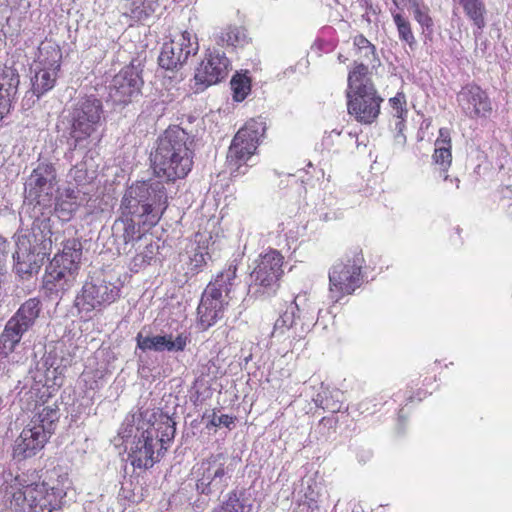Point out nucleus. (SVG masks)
<instances>
[{
  "mask_svg": "<svg viewBox=\"0 0 512 512\" xmlns=\"http://www.w3.org/2000/svg\"><path fill=\"white\" fill-rule=\"evenodd\" d=\"M155 413L149 410L139 411L126 416L119 430L122 439L129 443L128 457L133 467L149 469L159 461L162 444L154 429L152 419Z\"/></svg>",
  "mask_w": 512,
  "mask_h": 512,
  "instance_id": "nucleus-1",
  "label": "nucleus"
},
{
  "mask_svg": "<svg viewBox=\"0 0 512 512\" xmlns=\"http://www.w3.org/2000/svg\"><path fill=\"white\" fill-rule=\"evenodd\" d=\"M191 145L192 140L185 130L180 127L167 129L151 156L155 174L169 181L186 177L193 165Z\"/></svg>",
  "mask_w": 512,
  "mask_h": 512,
  "instance_id": "nucleus-2",
  "label": "nucleus"
},
{
  "mask_svg": "<svg viewBox=\"0 0 512 512\" xmlns=\"http://www.w3.org/2000/svg\"><path fill=\"white\" fill-rule=\"evenodd\" d=\"M67 475L48 478L7 491L12 512H54L62 509L67 490L70 488Z\"/></svg>",
  "mask_w": 512,
  "mask_h": 512,
  "instance_id": "nucleus-3",
  "label": "nucleus"
},
{
  "mask_svg": "<svg viewBox=\"0 0 512 512\" xmlns=\"http://www.w3.org/2000/svg\"><path fill=\"white\" fill-rule=\"evenodd\" d=\"M167 194L161 181H141L128 187L122 197L123 217H137L138 223L154 226L167 208Z\"/></svg>",
  "mask_w": 512,
  "mask_h": 512,
  "instance_id": "nucleus-4",
  "label": "nucleus"
},
{
  "mask_svg": "<svg viewBox=\"0 0 512 512\" xmlns=\"http://www.w3.org/2000/svg\"><path fill=\"white\" fill-rule=\"evenodd\" d=\"M51 235L50 220L47 218H37L31 228H22L15 234L13 259L18 275H31L39 269V256H44L51 248Z\"/></svg>",
  "mask_w": 512,
  "mask_h": 512,
  "instance_id": "nucleus-5",
  "label": "nucleus"
},
{
  "mask_svg": "<svg viewBox=\"0 0 512 512\" xmlns=\"http://www.w3.org/2000/svg\"><path fill=\"white\" fill-rule=\"evenodd\" d=\"M347 99L348 113L358 122L370 124L378 117L382 99L364 63L357 64L348 75Z\"/></svg>",
  "mask_w": 512,
  "mask_h": 512,
  "instance_id": "nucleus-6",
  "label": "nucleus"
},
{
  "mask_svg": "<svg viewBox=\"0 0 512 512\" xmlns=\"http://www.w3.org/2000/svg\"><path fill=\"white\" fill-rule=\"evenodd\" d=\"M81 256V243L76 239L67 240L62 252L46 267L43 283L49 294L61 295L74 285Z\"/></svg>",
  "mask_w": 512,
  "mask_h": 512,
  "instance_id": "nucleus-7",
  "label": "nucleus"
},
{
  "mask_svg": "<svg viewBox=\"0 0 512 512\" xmlns=\"http://www.w3.org/2000/svg\"><path fill=\"white\" fill-rule=\"evenodd\" d=\"M105 121L103 104L95 96L79 99L62 122L69 133L70 143L76 149L91 137Z\"/></svg>",
  "mask_w": 512,
  "mask_h": 512,
  "instance_id": "nucleus-8",
  "label": "nucleus"
},
{
  "mask_svg": "<svg viewBox=\"0 0 512 512\" xmlns=\"http://www.w3.org/2000/svg\"><path fill=\"white\" fill-rule=\"evenodd\" d=\"M235 278L236 267L229 266L204 290L197 309L199 324L203 329L211 327L222 318L225 307L233 297L231 294L235 286Z\"/></svg>",
  "mask_w": 512,
  "mask_h": 512,
  "instance_id": "nucleus-9",
  "label": "nucleus"
},
{
  "mask_svg": "<svg viewBox=\"0 0 512 512\" xmlns=\"http://www.w3.org/2000/svg\"><path fill=\"white\" fill-rule=\"evenodd\" d=\"M232 472L230 458L219 452L196 463L191 475L197 492L208 496L221 493L228 486Z\"/></svg>",
  "mask_w": 512,
  "mask_h": 512,
  "instance_id": "nucleus-10",
  "label": "nucleus"
},
{
  "mask_svg": "<svg viewBox=\"0 0 512 512\" xmlns=\"http://www.w3.org/2000/svg\"><path fill=\"white\" fill-rule=\"evenodd\" d=\"M364 258L361 252L346 256L332 265L329 270V292L338 301L344 295L352 294L361 285V269Z\"/></svg>",
  "mask_w": 512,
  "mask_h": 512,
  "instance_id": "nucleus-11",
  "label": "nucleus"
},
{
  "mask_svg": "<svg viewBox=\"0 0 512 512\" xmlns=\"http://www.w3.org/2000/svg\"><path fill=\"white\" fill-rule=\"evenodd\" d=\"M266 130L262 120L251 119L234 136L228 150L227 161L231 173H236L255 153Z\"/></svg>",
  "mask_w": 512,
  "mask_h": 512,
  "instance_id": "nucleus-12",
  "label": "nucleus"
},
{
  "mask_svg": "<svg viewBox=\"0 0 512 512\" xmlns=\"http://www.w3.org/2000/svg\"><path fill=\"white\" fill-rule=\"evenodd\" d=\"M120 288L112 282L95 278L85 282L81 292L76 296L75 306L80 312L90 313L115 302Z\"/></svg>",
  "mask_w": 512,
  "mask_h": 512,
  "instance_id": "nucleus-13",
  "label": "nucleus"
},
{
  "mask_svg": "<svg viewBox=\"0 0 512 512\" xmlns=\"http://www.w3.org/2000/svg\"><path fill=\"white\" fill-rule=\"evenodd\" d=\"M199 50L198 38L189 31H183L167 43H164L158 61L166 70L181 68L188 58L197 54Z\"/></svg>",
  "mask_w": 512,
  "mask_h": 512,
  "instance_id": "nucleus-14",
  "label": "nucleus"
},
{
  "mask_svg": "<svg viewBox=\"0 0 512 512\" xmlns=\"http://www.w3.org/2000/svg\"><path fill=\"white\" fill-rule=\"evenodd\" d=\"M282 265L283 256L276 250L260 255L255 260V267L250 274L249 291L259 293L260 288L273 290L283 274Z\"/></svg>",
  "mask_w": 512,
  "mask_h": 512,
  "instance_id": "nucleus-15",
  "label": "nucleus"
},
{
  "mask_svg": "<svg viewBox=\"0 0 512 512\" xmlns=\"http://www.w3.org/2000/svg\"><path fill=\"white\" fill-rule=\"evenodd\" d=\"M143 85L138 69L126 66L112 79L109 86V97L115 104H127L137 96Z\"/></svg>",
  "mask_w": 512,
  "mask_h": 512,
  "instance_id": "nucleus-16",
  "label": "nucleus"
},
{
  "mask_svg": "<svg viewBox=\"0 0 512 512\" xmlns=\"http://www.w3.org/2000/svg\"><path fill=\"white\" fill-rule=\"evenodd\" d=\"M229 60L224 53L213 52L196 68L194 80L198 90L217 84L228 75Z\"/></svg>",
  "mask_w": 512,
  "mask_h": 512,
  "instance_id": "nucleus-17",
  "label": "nucleus"
},
{
  "mask_svg": "<svg viewBox=\"0 0 512 512\" xmlns=\"http://www.w3.org/2000/svg\"><path fill=\"white\" fill-rule=\"evenodd\" d=\"M462 111L469 117H484L492 110L491 101L478 85L468 84L457 95Z\"/></svg>",
  "mask_w": 512,
  "mask_h": 512,
  "instance_id": "nucleus-18",
  "label": "nucleus"
},
{
  "mask_svg": "<svg viewBox=\"0 0 512 512\" xmlns=\"http://www.w3.org/2000/svg\"><path fill=\"white\" fill-rule=\"evenodd\" d=\"M47 441L44 429L29 423L14 442L13 457L18 460L33 457L43 449Z\"/></svg>",
  "mask_w": 512,
  "mask_h": 512,
  "instance_id": "nucleus-19",
  "label": "nucleus"
},
{
  "mask_svg": "<svg viewBox=\"0 0 512 512\" xmlns=\"http://www.w3.org/2000/svg\"><path fill=\"white\" fill-rule=\"evenodd\" d=\"M137 347L142 351H183L189 342L188 336L184 333L178 334L174 339L172 335L143 336L137 335Z\"/></svg>",
  "mask_w": 512,
  "mask_h": 512,
  "instance_id": "nucleus-20",
  "label": "nucleus"
},
{
  "mask_svg": "<svg viewBox=\"0 0 512 512\" xmlns=\"http://www.w3.org/2000/svg\"><path fill=\"white\" fill-rule=\"evenodd\" d=\"M56 183V170L52 164L41 163L31 173L26 186L29 196L40 198L42 194L49 195Z\"/></svg>",
  "mask_w": 512,
  "mask_h": 512,
  "instance_id": "nucleus-21",
  "label": "nucleus"
},
{
  "mask_svg": "<svg viewBox=\"0 0 512 512\" xmlns=\"http://www.w3.org/2000/svg\"><path fill=\"white\" fill-rule=\"evenodd\" d=\"M40 311L41 301L38 298H30L19 307L8 322L26 333L35 324Z\"/></svg>",
  "mask_w": 512,
  "mask_h": 512,
  "instance_id": "nucleus-22",
  "label": "nucleus"
},
{
  "mask_svg": "<svg viewBox=\"0 0 512 512\" xmlns=\"http://www.w3.org/2000/svg\"><path fill=\"white\" fill-rule=\"evenodd\" d=\"M62 52L60 46L52 40H44L38 47V55L35 66L40 68H52L60 71Z\"/></svg>",
  "mask_w": 512,
  "mask_h": 512,
  "instance_id": "nucleus-23",
  "label": "nucleus"
},
{
  "mask_svg": "<svg viewBox=\"0 0 512 512\" xmlns=\"http://www.w3.org/2000/svg\"><path fill=\"white\" fill-rule=\"evenodd\" d=\"M298 306L291 302L286 310L275 321L273 336H282L286 332H291L293 338H302L304 335H297L300 328V322L297 314Z\"/></svg>",
  "mask_w": 512,
  "mask_h": 512,
  "instance_id": "nucleus-24",
  "label": "nucleus"
},
{
  "mask_svg": "<svg viewBox=\"0 0 512 512\" xmlns=\"http://www.w3.org/2000/svg\"><path fill=\"white\" fill-rule=\"evenodd\" d=\"M20 83L18 71L13 67L4 66L0 69V101L10 109L11 101L17 93Z\"/></svg>",
  "mask_w": 512,
  "mask_h": 512,
  "instance_id": "nucleus-25",
  "label": "nucleus"
},
{
  "mask_svg": "<svg viewBox=\"0 0 512 512\" xmlns=\"http://www.w3.org/2000/svg\"><path fill=\"white\" fill-rule=\"evenodd\" d=\"M294 305L298 306L297 316L300 322V328L297 335H305L315 325L316 306L306 297V295H298L293 301Z\"/></svg>",
  "mask_w": 512,
  "mask_h": 512,
  "instance_id": "nucleus-26",
  "label": "nucleus"
},
{
  "mask_svg": "<svg viewBox=\"0 0 512 512\" xmlns=\"http://www.w3.org/2000/svg\"><path fill=\"white\" fill-rule=\"evenodd\" d=\"M434 162L446 172L452 162L451 137L447 128L439 130V136L435 141Z\"/></svg>",
  "mask_w": 512,
  "mask_h": 512,
  "instance_id": "nucleus-27",
  "label": "nucleus"
},
{
  "mask_svg": "<svg viewBox=\"0 0 512 512\" xmlns=\"http://www.w3.org/2000/svg\"><path fill=\"white\" fill-rule=\"evenodd\" d=\"M59 71L52 68H40L35 66V73L31 79L32 92L39 98L50 91L56 84Z\"/></svg>",
  "mask_w": 512,
  "mask_h": 512,
  "instance_id": "nucleus-28",
  "label": "nucleus"
},
{
  "mask_svg": "<svg viewBox=\"0 0 512 512\" xmlns=\"http://www.w3.org/2000/svg\"><path fill=\"white\" fill-rule=\"evenodd\" d=\"M25 333L7 321L0 334V357L6 358L14 352Z\"/></svg>",
  "mask_w": 512,
  "mask_h": 512,
  "instance_id": "nucleus-29",
  "label": "nucleus"
},
{
  "mask_svg": "<svg viewBox=\"0 0 512 512\" xmlns=\"http://www.w3.org/2000/svg\"><path fill=\"white\" fill-rule=\"evenodd\" d=\"M156 435H158L159 443L162 444V449L167 450L165 444L171 442L176 433L175 422L168 416L160 414L158 419L155 417L152 419Z\"/></svg>",
  "mask_w": 512,
  "mask_h": 512,
  "instance_id": "nucleus-30",
  "label": "nucleus"
},
{
  "mask_svg": "<svg viewBox=\"0 0 512 512\" xmlns=\"http://www.w3.org/2000/svg\"><path fill=\"white\" fill-rule=\"evenodd\" d=\"M212 512H257V509L247 499L241 498L236 491H232L227 499Z\"/></svg>",
  "mask_w": 512,
  "mask_h": 512,
  "instance_id": "nucleus-31",
  "label": "nucleus"
},
{
  "mask_svg": "<svg viewBox=\"0 0 512 512\" xmlns=\"http://www.w3.org/2000/svg\"><path fill=\"white\" fill-rule=\"evenodd\" d=\"M125 6L132 18L142 21L155 12L158 0H125Z\"/></svg>",
  "mask_w": 512,
  "mask_h": 512,
  "instance_id": "nucleus-32",
  "label": "nucleus"
},
{
  "mask_svg": "<svg viewBox=\"0 0 512 512\" xmlns=\"http://www.w3.org/2000/svg\"><path fill=\"white\" fill-rule=\"evenodd\" d=\"M58 419V410L47 406L42 408L37 417H34L30 421V424L34 427L43 428L46 435L49 437L53 432V425Z\"/></svg>",
  "mask_w": 512,
  "mask_h": 512,
  "instance_id": "nucleus-33",
  "label": "nucleus"
},
{
  "mask_svg": "<svg viewBox=\"0 0 512 512\" xmlns=\"http://www.w3.org/2000/svg\"><path fill=\"white\" fill-rule=\"evenodd\" d=\"M465 12L474 24L482 29L485 26L484 13L485 8L480 0H459Z\"/></svg>",
  "mask_w": 512,
  "mask_h": 512,
  "instance_id": "nucleus-34",
  "label": "nucleus"
},
{
  "mask_svg": "<svg viewBox=\"0 0 512 512\" xmlns=\"http://www.w3.org/2000/svg\"><path fill=\"white\" fill-rule=\"evenodd\" d=\"M135 219H138L137 217H123L120 221L115 222V227H118L119 225H122L123 229V239L124 243L127 246L130 242H136L140 244L145 239L143 236L139 235L138 237H135L136 234V222ZM141 245L138 246L137 250L140 249Z\"/></svg>",
  "mask_w": 512,
  "mask_h": 512,
  "instance_id": "nucleus-35",
  "label": "nucleus"
},
{
  "mask_svg": "<svg viewBox=\"0 0 512 512\" xmlns=\"http://www.w3.org/2000/svg\"><path fill=\"white\" fill-rule=\"evenodd\" d=\"M157 246L152 242L146 243L141 251H139L131 260V270L138 272L147 265L150 264L151 260L156 254Z\"/></svg>",
  "mask_w": 512,
  "mask_h": 512,
  "instance_id": "nucleus-36",
  "label": "nucleus"
},
{
  "mask_svg": "<svg viewBox=\"0 0 512 512\" xmlns=\"http://www.w3.org/2000/svg\"><path fill=\"white\" fill-rule=\"evenodd\" d=\"M219 45L236 46L244 40V34L237 27H227L214 35Z\"/></svg>",
  "mask_w": 512,
  "mask_h": 512,
  "instance_id": "nucleus-37",
  "label": "nucleus"
},
{
  "mask_svg": "<svg viewBox=\"0 0 512 512\" xmlns=\"http://www.w3.org/2000/svg\"><path fill=\"white\" fill-rule=\"evenodd\" d=\"M392 16L397 27L399 38L412 47L416 43V40L412 33L410 22L398 12H392Z\"/></svg>",
  "mask_w": 512,
  "mask_h": 512,
  "instance_id": "nucleus-38",
  "label": "nucleus"
},
{
  "mask_svg": "<svg viewBox=\"0 0 512 512\" xmlns=\"http://www.w3.org/2000/svg\"><path fill=\"white\" fill-rule=\"evenodd\" d=\"M389 103L391 105L393 115L400 119L396 124V127L401 130L403 121L408 112L406 109L405 95L403 93H397L396 96L390 98Z\"/></svg>",
  "mask_w": 512,
  "mask_h": 512,
  "instance_id": "nucleus-39",
  "label": "nucleus"
},
{
  "mask_svg": "<svg viewBox=\"0 0 512 512\" xmlns=\"http://www.w3.org/2000/svg\"><path fill=\"white\" fill-rule=\"evenodd\" d=\"M231 88L233 90V98L236 101H243L250 91V83L248 78L238 76L231 80Z\"/></svg>",
  "mask_w": 512,
  "mask_h": 512,
  "instance_id": "nucleus-40",
  "label": "nucleus"
},
{
  "mask_svg": "<svg viewBox=\"0 0 512 512\" xmlns=\"http://www.w3.org/2000/svg\"><path fill=\"white\" fill-rule=\"evenodd\" d=\"M327 393H328L327 390L323 391V393H318L316 395V397L313 399L315 404L318 407H321V408L326 409L331 412L339 411L341 408V405H338L335 402L331 403L327 398Z\"/></svg>",
  "mask_w": 512,
  "mask_h": 512,
  "instance_id": "nucleus-41",
  "label": "nucleus"
},
{
  "mask_svg": "<svg viewBox=\"0 0 512 512\" xmlns=\"http://www.w3.org/2000/svg\"><path fill=\"white\" fill-rule=\"evenodd\" d=\"M413 15L415 20L423 27L429 28L432 26V19L428 15L427 11L423 10L418 6L416 0H413Z\"/></svg>",
  "mask_w": 512,
  "mask_h": 512,
  "instance_id": "nucleus-42",
  "label": "nucleus"
},
{
  "mask_svg": "<svg viewBox=\"0 0 512 512\" xmlns=\"http://www.w3.org/2000/svg\"><path fill=\"white\" fill-rule=\"evenodd\" d=\"M318 497H319V494L318 492L314 491L313 489H311V487L309 486L308 487V491L305 492L304 494V500H302V503L301 505L303 506H307V508L309 510H311V512H314L315 510H318L319 509V505H318Z\"/></svg>",
  "mask_w": 512,
  "mask_h": 512,
  "instance_id": "nucleus-43",
  "label": "nucleus"
},
{
  "mask_svg": "<svg viewBox=\"0 0 512 512\" xmlns=\"http://www.w3.org/2000/svg\"><path fill=\"white\" fill-rule=\"evenodd\" d=\"M69 176L77 183L83 184L88 181V173L83 163L75 165L69 173Z\"/></svg>",
  "mask_w": 512,
  "mask_h": 512,
  "instance_id": "nucleus-44",
  "label": "nucleus"
},
{
  "mask_svg": "<svg viewBox=\"0 0 512 512\" xmlns=\"http://www.w3.org/2000/svg\"><path fill=\"white\" fill-rule=\"evenodd\" d=\"M210 424L215 427L219 426H225L227 428L230 427L231 424H233V418L229 415H216L215 413L212 416V419L210 421Z\"/></svg>",
  "mask_w": 512,
  "mask_h": 512,
  "instance_id": "nucleus-45",
  "label": "nucleus"
},
{
  "mask_svg": "<svg viewBox=\"0 0 512 512\" xmlns=\"http://www.w3.org/2000/svg\"><path fill=\"white\" fill-rule=\"evenodd\" d=\"M502 206L508 209V213L512 215V186H507L502 190Z\"/></svg>",
  "mask_w": 512,
  "mask_h": 512,
  "instance_id": "nucleus-46",
  "label": "nucleus"
},
{
  "mask_svg": "<svg viewBox=\"0 0 512 512\" xmlns=\"http://www.w3.org/2000/svg\"><path fill=\"white\" fill-rule=\"evenodd\" d=\"M354 45L358 48L359 51H362L364 48H368V50L371 52L372 44L363 35H357L354 38Z\"/></svg>",
  "mask_w": 512,
  "mask_h": 512,
  "instance_id": "nucleus-47",
  "label": "nucleus"
},
{
  "mask_svg": "<svg viewBox=\"0 0 512 512\" xmlns=\"http://www.w3.org/2000/svg\"><path fill=\"white\" fill-rule=\"evenodd\" d=\"M361 54V57H363L368 63H373L376 60V54H375V46L371 45V52L368 50V48L362 49V51H359Z\"/></svg>",
  "mask_w": 512,
  "mask_h": 512,
  "instance_id": "nucleus-48",
  "label": "nucleus"
},
{
  "mask_svg": "<svg viewBox=\"0 0 512 512\" xmlns=\"http://www.w3.org/2000/svg\"><path fill=\"white\" fill-rule=\"evenodd\" d=\"M7 248L8 244L2 237H0V266H2L3 262L5 261Z\"/></svg>",
  "mask_w": 512,
  "mask_h": 512,
  "instance_id": "nucleus-49",
  "label": "nucleus"
},
{
  "mask_svg": "<svg viewBox=\"0 0 512 512\" xmlns=\"http://www.w3.org/2000/svg\"><path fill=\"white\" fill-rule=\"evenodd\" d=\"M205 255L203 253H196L194 255L193 261L196 263V266L205 263Z\"/></svg>",
  "mask_w": 512,
  "mask_h": 512,
  "instance_id": "nucleus-50",
  "label": "nucleus"
},
{
  "mask_svg": "<svg viewBox=\"0 0 512 512\" xmlns=\"http://www.w3.org/2000/svg\"><path fill=\"white\" fill-rule=\"evenodd\" d=\"M9 112V109L5 107V102L0 101V121L3 119L4 115Z\"/></svg>",
  "mask_w": 512,
  "mask_h": 512,
  "instance_id": "nucleus-51",
  "label": "nucleus"
},
{
  "mask_svg": "<svg viewBox=\"0 0 512 512\" xmlns=\"http://www.w3.org/2000/svg\"><path fill=\"white\" fill-rule=\"evenodd\" d=\"M444 180L445 181H450L451 183L452 182H455V185H456V188L459 187V180L457 178H455L454 180L453 179H449V176L447 174L444 175Z\"/></svg>",
  "mask_w": 512,
  "mask_h": 512,
  "instance_id": "nucleus-52",
  "label": "nucleus"
},
{
  "mask_svg": "<svg viewBox=\"0 0 512 512\" xmlns=\"http://www.w3.org/2000/svg\"><path fill=\"white\" fill-rule=\"evenodd\" d=\"M66 192H67V197L68 198H71V199L75 198L74 190L68 189Z\"/></svg>",
  "mask_w": 512,
  "mask_h": 512,
  "instance_id": "nucleus-53",
  "label": "nucleus"
},
{
  "mask_svg": "<svg viewBox=\"0 0 512 512\" xmlns=\"http://www.w3.org/2000/svg\"><path fill=\"white\" fill-rule=\"evenodd\" d=\"M10 4L16 5L20 0H8Z\"/></svg>",
  "mask_w": 512,
  "mask_h": 512,
  "instance_id": "nucleus-54",
  "label": "nucleus"
},
{
  "mask_svg": "<svg viewBox=\"0 0 512 512\" xmlns=\"http://www.w3.org/2000/svg\"><path fill=\"white\" fill-rule=\"evenodd\" d=\"M393 2L397 7L401 4V0H393Z\"/></svg>",
  "mask_w": 512,
  "mask_h": 512,
  "instance_id": "nucleus-55",
  "label": "nucleus"
},
{
  "mask_svg": "<svg viewBox=\"0 0 512 512\" xmlns=\"http://www.w3.org/2000/svg\"><path fill=\"white\" fill-rule=\"evenodd\" d=\"M70 211L74 210V207H73V204H70V208H69Z\"/></svg>",
  "mask_w": 512,
  "mask_h": 512,
  "instance_id": "nucleus-56",
  "label": "nucleus"
}]
</instances>
